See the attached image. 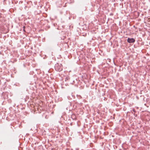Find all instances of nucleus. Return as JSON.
I'll return each mask as SVG.
<instances>
[{
	"label": "nucleus",
	"mask_w": 150,
	"mask_h": 150,
	"mask_svg": "<svg viewBox=\"0 0 150 150\" xmlns=\"http://www.w3.org/2000/svg\"><path fill=\"white\" fill-rule=\"evenodd\" d=\"M55 68L57 71H60L62 70V67L58 64H57L55 66Z\"/></svg>",
	"instance_id": "f257e3e1"
},
{
	"label": "nucleus",
	"mask_w": 150,
	"mask_h": 150,
	"mask_svg": "<svg viewBox=\"0 0 150 150\" xmlns=\"http://www.w3.org/2000/svg\"><path fill=\"white\" fill-rule=\"evenodd\" d=\"M127 41L129 43H132L134 42L135 41V40L133 38H128L127 40Z\"/></svg>",
	"instance_id": "f03ea898"
},
{
	"label": "nucleus",
	"mask_w": 150,
	"mask_h": 150,
	"mask_svg": "<svg viewBox=\"0 0 150 150\" xmlns=\"http://www.w3.org/2000/svg\"><path fill=\"white\" fill-rule=\"evenodd\" d=\"M33 143H32V145L33 144V145H34V144H38V142L37 141H33Z\"/></svg>",
	"instance_id": "7ed1b4c3"
},
{
	"label": "nucleus",
	"mask_w": 150,
	"mask_h": 150,
	"mask_svg": "<svg viewBox=\"0 0 150 150\" xmlns=\"http://www.w3.org/2000/svg\"><path fill=\"white\" fill-rule=\"evenodd\" d=\"M23 31L24 32H25V26H23Z\"/></svg>",
	"instance_id": "20e7f679"
},
{
	"label": "nucleus",
	"mask_w": 150,
	"mask_h": 150,
	"mask_svg": "<svg viewBox=\"0 0 150 150\" xmlns=\"http://www.w3.org/2000/svg\"><path fill=\"white\" fill-rule=\"evenodd\" d=\"M90 146H91V147H93V146H92V143H90Z\"/></svg>",
	"instance_id": "39448f33"
},
{
	"label": "nucleus",
	"mask_w": 150,
	"mask_h": 150,
	"mask_svg": "<svg viewBox=\"0 0 150 150\" xmlns=\"http://www.w3.org/2000/svg\"><path fill=\"white\" fill-rule=\"evenodd\" d=\"M133 111L134 112H135V110L134 109L133 110Z\"/></svg>",
	"instance_id": "423d86ee"
},
{
	"label": "nucleus",
	"mask_w": 150,
	"mask_h": 150,
	"mask_svg": "<svg viewBox=\"0 0 150 150\" xmlns=\"http://www.w3.org/2000/svg\"><path fill=\"white\" fill-rule=\"evenodd\" d=\"M42 142L43 143V144L45 143V142L44 141L43 142Z\"/></svg>",
	"instance_id": "0eeeda50"
},
{
	"label": "nucleus",
	"mask_w": 150,
	"mask_h": 150,
	"mask_svg": "<svg viewBox=\"0 0 150 150\" xmlns=\"http://www.w3.org/2000/svg\"><path fill=\"white\" fill-rule=\"evenodd\" d=\"M143 144L144 145V142H143Z\"/></svg>",
	"instance_id": "6e6552de"
},
{
	"label": "nucleus",
	"mask_w": 150,
	"mask_h": 150,
	"mask_svg": "<svg viewBox=\"0 0 150 150\" xmlns=\"http://www.w3.org/2000/svg\"><path fill=\"white\" fill-rule=\"evenodd\" d=\"M29 139H30V140H31V139L30 138H29Z\"/></svg>",
	"instance_id": "1a4fd4ad"
}]
</instances>
